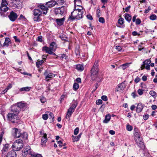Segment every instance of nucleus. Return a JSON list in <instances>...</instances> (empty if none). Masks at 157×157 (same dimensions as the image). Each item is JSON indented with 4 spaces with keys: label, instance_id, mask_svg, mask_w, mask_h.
Listing matches in <instances>:
<instances>
[{
    "label": "nucleus",
    "instance_id": "nucleus-48",
    "mask_svg": "<svg viewBox=\"0 0 157 157\" xmlns=\"http://www.w3.org/2000/svg\"><path fill=\"white\" fill-rule=\"evenodd\" d=\"M79 128L78 127L76 128L74 131V134L75 135H77L79 132Z\"/></svg>",
    "mask_w": 157,
    "mask_h": 157
},
{
    "label": "nucleus",
    "instance_id": "nucleus-31",
    "mask_svg": "<svg viewBox=\"0 0 157 157\" xmlns=\"http://www.w3.org/2000/svg\"><path fill=\"white\" fill-rule=\"evenodd\" d=\"M31 89V87H22L19 90L20 91H28Z\"/></svg>",
    "mask_w": 157,
    "mask_h": 157
},
{
    "label": "nucleus",
    "instance_id": "nucleus-35",
    "mask_svg": "<svg viewBox=\"0 0 157 157\" xmlns=\"http://www.w3.org/2000/svg\"><path fill=\"white\" fill-rule=\"evenodd\" d=\"M9 145L8 144H5L2 150V153L7 151H8Z\"/></svg>",
    "mask_w": 157,
    "mask_h": 157
},
{
    "label": "nucleus",
    "instance_id": "nucleus-30",
    "mask_svg": "<svg viewBox=\"0 0 157 157\" xmlns=\"http://www.w3.org/2000/svg\"><path fill=\"white\" fill-rule=\"evenodd\" d=\"M20 137L24 140H26L28 138V134L26 132H23L22 134L21 133V135Z\"/></svg>",
    "mask_w": 157,
    "mask_h": 157
},
{
    "label": "nucleus",
    "instance_id": "nucleus-40",
    "mask_svg": "<svg viewBox=\"0 0 157 157\" xmlns=\"http://www.w3.org/2000/svg\"><path fill=\"white\" fill-rule=\"evenodd\" d=\"M79 88L78 84L76 82L74 83L73 86V89L75 90H77Z\"/></svg>",
    "mask_w": 157,
    "mask_h": 157
},
{
    "label": "nucleus",
    "instance_id": "nucleus-14",
    "mask_svg": "<svg viewBox=\"0 0 157 157\" xmlns=\"http://www.w3.org/2000/svg\"><path fill=\"white\" fill-rule=\"evenodd\" d=\"M42 50L45 51L46 53L50 54L51 52L52 51H55L56 49H53L52 47L51 48L50 47H48L46 46H44L43 47Z\"/></svg>",
    "mask_w": 157,
    "mask_h": 157
},
{
    "label": "nucleus",
    "instance_id": "nucleus-62",
    "mask_svg": "<svg viewBox=\"0 0 157 157\" xmlns=\"http://www.w3.org/2000/svg\"><path fill=\"white\" fill-rule=\"evenodd\" d=\"M87 18L90 20H93V17L90 14H88L86 16Z\"/></svg>",
    "mask_w": 157,
    "mask_h": 157
},
{
    "label": "nucleus",
    "instance_id": "nucleus-1",
    "mask_svg": "<svg viewBox=\"0 0 157 157\" xmlns=\"http://www.w3.org/2000/svg\"><path fill=\"white\" fill-rule=\"evenodd\" d=\"M19 114V111L15 107H13L11 106L10 111L6 116L7 121L13 124L17 122V121L20 119Z\"/></svg>",
    "mask_w": 157,
    "mask_h": 157
},
{
    "label": "nucleus",
    "instance_id": "nucleus-39",
    "mask_svg": "<svg viewBox=\"0 0 157 157\" xmlns=\"http://www.w3.org/2000/svg\"><path fill=\"white\" fill-rule=\"evenodd\" d=\"M56 44L54 42H52L50 44V47L51 48L52 47L53 49H55L56 50Z\"/></svg>",
    "mask_w": 157,
    "mask_h": 157
},
{
    "label": "nucleus",
    "instance_id": "nucleus-36",
    "mask_svg": "<svg viewBox=\"0 0 157 157\" xmlns=\"http://www.w3.org/2000/svg\"><path fill=\"white\" fill-rule=\"evenodd\" d=\"M30 156L31 157H42L41 154L35 153L34 152L31 153Z\"/></svg>",
    "mask_w": 157,
    "mask_h": 157
},
{
    "label": "nucleus",
    "instance_id": "nucleus-44",
    "mask_svg": "<svg viewBox=\"0 0 157 157\" xmlns=\"http://www.w3.org/2000/svg\"><path fill=\"white\" fill-rule=\"evenodd\" d=\"M77 2L78 4L77 5V6H80L79 4H81V0H74V7H76L75 6L76 5V2Z\"/></svg>",
    "mask_w": 157,
    "mask_h": 157
},
{
    "label": "nucleus",
    "instance_id": "nucleus-55",
    "mask_svg": "<svg viewBox=\"0 0 157 157\" xmlns=\"http://www.w3.org/2000/svg\"><path fill=\"white\" fill-rule=\"evenodd\" d=\"M102 100L98 99L96 101V103L97 105H100L102 104Z\"/></svg>",
    "mask_w": 157,
    "mask_h": 157
},
{
    "label": "nucleus",
    "instance_id": "nucleus-25",
    "mask_svg": "<svg viewBox=\"0 0 157 157\" xmlns=\"http://www.w3.org/2000/svg\"><path fill=\"white\" fill-rule=\"evenodd\" d=\"M124 84L121 83L118 84L117 87L115 89L116 91H119L122 90H124V87L123 86Z\"/></svg>",
    "mask_w": 157,
    "mask_h": 157
},
{
    "label": "nucleus",
    "instance_id": "nucleus-29",
    "mask_svg": "<svg viewBox=\"0 0 157 157\" xmlns=\"http://www.w3.org/2000/svg\"><path fill=\"white\" fill-rule=\"evenodd\" d=\"M125 16L124 17L125 20L129 23L131 19H132V17L128 13H125L124 14Z\"/></svg>",
    "mask_w": 157,
    "mask_h": 157
},
{
    "label": "nucleus",
    "instance_id": "nucleus-27",
    "mask_svg": "<svg viewBox=\"0 0 157 157\" xmlns=\"http://www.w3.org/2000/svg\"><path fill=\"white\" fill-rule=\"evenodd\" d=\"M75 13V12L71 13V15L69 16L68 18V21H73L75 19H76L75 16H74L75 14H74V13Z\"/></svg>",
    "mask_w": 157,
    "mask_h": 157
},
{
    "label": "nucleus",
    "instance_id": "nucleus-59",
    "mask_svg": "<svg viewBox=\"0 0 157 157\" xmlns=\"http://www.w3.org/2000/svg\"><path fill=\"white\" fill-rule=\"evenodd\" d=\"M42 36H39L37 38V41L42 42L43 41L42 40Z\"/></svg>",
    "mask_w": 157,
    "mask_h": 157
},
{
    "label": "nucleus",
    "instance_id": "nucleus-63",
    "mask_svg": "<svg viewBox=\"0 0 157 157\" xmlns=\"http://www.w3.org/2000/svg\"><path fill=\"white\" fill-rule=\"evenodd\" d=\"M116 49L118 51H120L121 50V48L120 46H117L116 47Z\"/></svg>",
    "mask_w": 157,
    "mask_h": 157
},
{
    "label": "nucleus",
    "instance_id": "nucleus-15",
    "mask_svg": "<svg viewBox=\"0 0 157 157\" xmlns=\"http://www.w3.org/2000/svg\"><path fill=\"white\" fill-rule=\"evenodd\" d=\"M124 19L122 17L120 18L118 21V24H117V27L120 28H124L125 27V25L124 24Z\"/></svg>",
    "mask_w": 157,
    "mask_h": 157
},
{
    "label": "nucleus",
    "instance_id": "nucleus-23",
    "mask_svg": "<svg viewBox=\"0 0 157 157\" xmlns=\"http://www.w3.org/2000/svg\"><path fill=\"white\" fill-rule=\"evenodd\" d=\"M33 12L34 14L35 13V14L38 16L39 17H40V18L41 16L42 15V12L39 9H34L33 11Z\"/></svg>",
    "mask_w": 157,
    "mask_h": 157
},
{
    "label": "nucleus",
    "instance_id": "nucleus-56",
    "mask_svg": "<svg viewBox=\"0 0 157 157\" xmlns=\"http://www.w3.org/2000/svg\"><path fill=\"white\" fill-rule=\"evenodd\" d=\"M101 99L104 101H106L108 100L107 97L105 95L102 96L101 97Z\"/></svg>",
    "mask_w": 157,
    "mask_h": 157
},
{
    "label": "nucleus",
    "instance_id": "nucleus-51",
    "mask_svg": "<svg viewBox=\"0 0 157 157\" xmlns=\"http://www.w3.org/2000/svg\"><path fill=\"white\" fill-rule=\"evenodd\" d=\"M48 117V114H44L42 115V118L44 120H46Z\"/></svg>",
    "mask_w": 157,
    "mask_h": 157
},
{
    "label": "nucleus",
    "instance_id": "nucleus-24",
    "mask_svg": "<svg viewBox=\"0 0 157 157\" xmlns=\"http://www.w3.org/2000/svg\"><path fill=\"white\" fill-rule=\"evenodd\" d=\"M43 136L41 139V143L45 144L47 142L48 139L47 138V135L46 133H43Z\"/></svg>",
    "mask_w": 157,
    "mask_h": 157
},
{
    "label": "nucleus",
    "instance_id": "nucleus-64",
    "mask_svg": "<svg viewBox=\"0 0 157 157\" xmlns=\"http://www.w3.org/2000/svg\"><path fill=\"white\" fill-rule=\"evenodd\" d=\"M58 144H59V146L60 147H62V146H63L62 144L63 143V142H62V141H59L58 142Z\"/></svg>",
    "mask_w": 157,
    "mask_h": 157
},
{
    "label": "nucleus",
    "instance_id": "nucleus-12",
    "mask_svg": "<svg viewBox=\"0 0 157 157\" xmlns=\"http://www.w3.org/2000/svg\"><path fill=\"white\" fill-rule=\"evenodd\" d=\"M10 20L12 21H15L17 17V15L16 13L13 11H11L8 16Z\"/></svg>",
    "mask_w": 157,
    "mask_h": 157
},
{
    "label": "nucleus",
    "instance_id": "nucleus-2",
    "mask_svg": "<svg viewBox=\"0 0 157 157\" xmlns=\"http://www.w3.org/2000/svg\"><path fill=\"white\" fill-rule=\"evenodd\" d=\"M98 61H95L93 66L91 70V76L93 80H95L98 76L99 69L98 68Z\"/></svg>",
    "mask_w": 157,
    "mask_h": 157
},
{
    "label": "nucleus",
    "instance_id": "nucleus-18",
    "mask_svg": "<svg viewBox=\"0 0 157 157\" xmlns=\"http://www.w3.org/2000/svg\"><path fill=\"white\" fill-rule=\"evenodd\" d=\"M38 7L43 11H44L43 13V14H46L47 13V11L48 10V8L47 6H45L44 5H40Z\"/></svg>",
    "mask_w": 157,
    "mask_h": 157
},
{
    "label": "nucleus",
    "instance_id": "nucleus-32",
    "mask_svg": "<svg viewBox=\"0 0 157 157\" xmlns=\"http://www.w3.org/2000/svg\"><path fill=\"white\" fill-rule=\"evenodd\" d=\"M76 69L78 71H82L84 69V67L83 65L78 64L76 65Z\"/></svg>",
    "mask_w": 157,
    "mask_h": 157
},
{
    "label": "nucleus",
    "instance_id": "nucleus-13",
    "mask_svg": "<svg viewBox=\"0 0 157 157\" xmlns=\"http://www.w3.org/2000/svg\"><path fill=\"white\" fill-rule=\"evenodd\" d=\"M24 151L22 152V155L24 156H26L29 154L30 155L31 153H32L31 151L30 147L29 146H27L24 149Z\"/></svg>",
    "mask_w": 157,
    "mask_h": 157
},
{
    "label": "nucleus",
    "instance_id": "nucleus-9",
    "mask_svg": "<svg viewBox=\"0 0 157 157\" xmlns=\"http://www.w3.org/2000/svg\"><path fill=\"white\" fill-rule=\"evenodd\" d=\"M75 13L74 14H75L74 16L77 20H79L82 17L83 12L81 10L79 9H76V7H74V10L72 12H75Z\"/></svg>",
    "mask_w": 157,
    "mask_h": 157
},
{
    "label": "nucleus",
    "instance_id": "nucleus-5",
    "mask_svg": "<svg viewBox=\"0 0 157 157\" xmlns=\"http://www.w3.org/2000/svg\"><path fill=\"white\" fill-rule=\"evenodd\" d=\"M135 140L138 147L142 149L144 148V145L142 140V138L140 137V134L135 136Z\"/></svg>",
    "mask_w": 157,
    "mask_h": 157
},
{
    "label": "nucleus",
    "instance_id": "nucleus-19",
    "mask_svg": "<svg viewBox=\"0 0 157 157\" xmlns=\"http://www.w3.org/2000/svg\"><path fill=\"white\" fill-rule=\"evenodd\" d=\"M144 107V105L141 103H138L136 107V112L137 113H139L141 112L143 110Z\"/></svg>",
    "mask_w": 157,
    "mask_h": 157
},
{
    "label": "nucleus",
    "instance_id": "nucleus-16",
    "mask_svg": "<svg viewBox=\"0 0 157 157\" xmlns=\"http://www.w3.org/2000/svg\"><path fill=\"white\" fill-rule=\"evenodd\" d=\"M74 110L75 109H72V107H70L68 109L67 114L65 116V118H70L72 114V113L74 112Z\"/></svg>",
    "mask_w": 157,
    "mask_h": 157
},
{
    "label": "nucleus",
    "instance_id": "nucleus-50",
    "mask_svg": "<svg viewBox=\"0 0 157 157\" xmlns=\"http://www.w3.org/2000/svg\"><path fill=\"white\" fill-rule=\"evenodd\" d=\"M99 22L102 23H104L105 22V19L103 17H100L99 18Z\"/></svg>",
    "mask_w": 157,
    "mask_h": 157
},
{
    "label": "nucleus",
    "instance_id": "nucleus-22",
    "mask_svg": "<svg viewBox=\"0 0 157 157\" xmlns=\"http://www.w3.org/2000/svg\"><path fill=\"white\" fill-rule=\"evenodd\" d=\"M44 75L46 76V79L54 77L55 76V75L52 73H50L48 74V72L46 71L44 73Z\"/></svg>",
    "mask_w": 157,
    "mask_h": 157
},
{
    "label": "nucleus",
    "instance_id": "nucleus-57",
    "mask_svg": "<svg viewBox=\"0 0 157 157\" xmlns=\"http://www.w3.org/2000/svg\"><path fill=\"white\" fill-rule=\"evenodd\" d=\"M140 78L138 77H137L135 79L134 81L136 83H137L140 81Z\"/></svg>",
    "mask_w": 157,
    "mask_h": 157
},
{
    "label": "nucleus",
    "instance_id": "nucleus-10",
    "mask_svg": "<svg viewBox=\"0 0 157 157\" xmlns=\"http://www.w3.org/2000/svg\"><path fill=\"white\" fill-rule=\"evenodd\" d=\"M151 63V61L150 59H146L143 62V64L141 65L140 68L141 70H143L145 68L147 70H150V66L149 64Z\"/></svg>",
    "mask_w": 157,
    "mask_h": 157
},
{
    "label": "nucleus",
    "instance_id": "nucleus-49",
    "mask_svg": "<svg viewBox=\"0 0 157 157\" xmlns=\"http://www.w3.org/2000/svg\"><path fill=\"white\" fill-rule=\"evenodd\" d=\"M149 94L152 97H154L156 94V93L154 91L151 90L149 92Z\"/></svg>",
    "mask_w": 157,
    "mask_h": 157
},
{
    "label": "nucleus",
    "instance_id": "nucleus-61",
    "mask_svg": "<svg viewBox=\"0 0 157 157\" xmlns=\"http://www.w3.org/2000/svg\"><path fill=\"white\" fill-rule=\"evenodd\" d=\"M13 38L15 40V41L17 42H20V40L17 38V37L16 36H14Z\"/></svg>",
    "mask_w": 157,
    "mask_h": 157
},
{
    "label": "nucleus",
    "instance_id": "nucleus-41",
    "mask_svg": "<svg viewBox=\"0 0 157 157\" xmlns=\"http://www.w3.org/2000/svg\"><path fill=\"white\" fill-rule=\"evenodd\" d=\"M78 103L76 101H75L74 102L72 103L70 107H72V109H75Z\"/></svg>",
    "mask_w": 157,
    "mask_h": 157
},
{
    "label": "nucleus",
    "instance_id": "nucleus-43",
    "mask_svg": "<svg viewBox=\"0 0 157 157\" xmlns=\"http://www.w3.org/2000/svg\"><path fill=\"white\" fill-rule=\"evenodd\" d=\"M150 20H155L157 18V16L155 14H153L151 15L150 16Z\"/></svg>",
    "mask_w": 157,
    "mask_h": 157
},
{
    "label": "nucleus",
    "instance_id": "nucleus-8",
    "mask_svg": "<svg viewBox=\"0 0 157 157\" xmlns=\"http://www.w3.org/2000/svg\"><path fill=\"white\" fill-rule=\"evenodd\" d=\"M66 7L65 6H62L61 7L54 8V12L56 15H62L66 11Z\"/></svg>",
    "mask_w": 157,
    "mask_h": 157
},
{
    "label": "nucleus",
    "instance_id": "nucleus-7",
    "mask_svg": "<svg viewBox=\"0 0 157 157\" xmlns=\"http://www.w3.org/2000/svg\"><path fill=\"white\" fill-rule=\"evenodd\" d=\"M22 4L20 0H13L10 4L13 8L20 9L22 8Z\"/></svg>",
    "mask_w": 157,
    "mask_h": 157
},
{
    "label": "nucleus",
    "instance_id": "nucleus-37",
    "mask_svg": "<svg viewBox=\"0 0 157 157\" xmlns=\"http://www.w3.org/2000/svg\"><path fill=\"white\" fill-rule=\"evenodd\" d=\"M44 62V60H39L37 61V62H36V67H39L40 66L42 65Z\"/></svg>",
    "mask_w": 157,
    "mask_h": 157
},
{
    "label": "nucleus",
    "instance_id": "nucleus-3",
    "mask_svg": "<svg viewBox=\"0 0 157 157\" xmlns=\"http://www.w3.org/2000/svg\"><path fill=\"white\" fill-rule=\"evenodd\" d=\"M23 146V142L22 140H17L13 143L12 147L13 151H18L21 149Z\"/></svg>",
    "mask_w": 157,
    "mask_h": 157
},
{
    "label": "nucleus",
    "instance_id": "nucleus-11",
    "mask_svg": "<svg viewBox=\"0 0 157 157\" xmlns=\"http://www.w3.org/2000/svg\"><path fill=\"white\" fill-rule=\"evenodd\" d=\"M21 131L17 128H13L11 131L12 136L14 138L20 137L21 135Z\"/></svg>",
    "mask_w": 157,
    "mask_h": 157
},
{
    "label": "nucleus",
    "instance_id": "nucleus-54",
    "mask_svg": "<svg viewBox=\"0 0 157 157\" xmlns=\"http://www.w3.org/2000/svg\"><path fill=\"white\" fill-rule=\"evenodd\" d=\"M141 23V21L140 20L139 18H137L136 20V25H138L140 24Z\"/></svg>",
    "mask_w": 157,
    "mask_h": 157
},
{
    "label": "nucleus",
    "instance_id": "nucleus-60",
    "mask_svg": "<svg viewBox=\"0 0 157 157\" xmlns=\"http://www.w3.org/2000/svg\"><path fill=\"white\" fill-rule=\"evenodd\" d=\"M149 117V115L148 114L144 115L143 116V118L144 120H147Z\"/></svg>",
    "mask_w": 157,
    "mask_h": 157
},
{
    "label": "nucleus",
    "instance_id": "nucleus-33",
    "mask_svg": "<svg viewBox=\"0 0 157 157\" xmlns=\"http://www.w3.org/2000/svg\"><path fill=\"white\" fill-rule=\"evenodd\" d=\"M33 19L34 21H39L41 20L40 17L33 13Z\"/></svg>",
    "mask_w": 157,
    "mask_h": 157
},
{
    "label": "nucleus",
    "instance_id": "nucleus-28",
    "mask_svg": "<svg viewBox=\"0 0 157 157\" xmlns=\"http://www.w3.org/2000/svg\"><path fill=\"white\" fill-rule=\"evenodd\" d=\"M111 116L109 114L106 115L105 117V119L103 121V123H107L110 120Z\"/></svg>",
    "mask_w": 157,
    "mask_h": 157
},
{
    "label": "nucleus",
    "instance_id": "nucleus-46",
    "mask_svg": "<svg viewBox=\"0 0 157 157\" xmlns=\"http://www.w3.org/2000/svg\"><path fill=\"white\" fill-rule=\"evenodd\" d=\"M41 102L42 103H44L46 101V98L43 96H41L40 98Z\"/></svg>",
    "mask_w": 157,
    "mask_h": 157
},
{
    "label": "nucleus",
    "instance_id": "nucleus-20",
    "mask_svg": "<svg viewBox=\"0 0 157 157\" xmlns=\"http://www.w3.org/2000/svg\"><path fill=\"white\" fill-rule=\"evenodd\" d=\"M56 5L55 0H52L46 3V6L48 8H51L54 6Z\"/></svg>",
    "mask_w": 157,
    "mask_h": 157
},
{
    "label": "nucleus",
    "instance_id": "nucleus-38",
    "mask_svg": "<svg viewBox=\"0 0 157 157\" xmlns=\"http://www.w3.org/2000/svg\"><path fill=\"white\" fill-rule=\"evenodd\" d=\"M55 1L56 5L61 4L62 5H63L65 2L63 0H55Z\"/></svg>",
    "mask_w": 157,
    "mask_h": 157
},
{
    "label": "nucleus",
    "instance_id": "nucleus-4",
    "mask_svg": "<svg viewBox=\"0 0 157 157\" xmlns=\"http://www.w3.org/2000/svg\"><path fill=\"white\" fill-rule=\"evenodd\" d=\"M11 106L13 107H15V108L19 111V113L20 110L24 111L27 108L28 104L25 102L21 101L17 103V105H13Z\"/></svg>",
    "mask_w": 157,
    "mask_h": 157
},
{
    "label": "nucleus",
    "instance_id": "nucleus-21",
    "mask_svg": "<svg viewBox=\"0 0 157 157\" xmlns=\"http://www.w3.org/2000/svg\"><path fill=\"white\" fill-rule=\"evenodd\" d=\"M16 152L13 151H9L7 154L6 157H16Z\"/></svg>",
    "mask_w": 157,
    "mask_h": 157
},
{
    "label": "nucleus",
    "instance_id": "nucleus-6",
    "mask_svg": "<svg viewBox=\"0 0 157 157\" xmlns=\"http://www.w3.org/2000/svg\"><path fill=\"white\" fill-rule=\"evenodd\" d=\"M7 3L6 2L2 1L0 7L1 14L3 17L5 16L4 14L5 12H6L9 9L8 7L7 6Z\"/></svg>",
    "mask_w": 157,
    "mask_h": 157
},
{
    "label": "nucleus",
    "instance_id": "nucleus-58",
    "mask_svg": "<svg viewBox=\"0 0 157 157\" xmlns=\"http://www.w3.org/2000/svg\"><path fill=\"white\" fill-rule=\"evenodd\" d=\"M59 57L62 60H63L64 58H65V59H66V57H67L66 56V54H61V56H60Z\"/></svg>",
    "mask_w": 157,
    "mask_h": 157
},
{
    "label": "nucleus",
    "instance_id": "nucleus-47",
    "mask_svg": "<svg viewBox=\"0 0 157 157\" xmlns=\"http://www.w3.org/2000/svg\"><path fill=\"white\" fill-rule=\"evenodd\" d=\"M49 117L50 118H52V121H54V114L50 112L49 114Z\"/></svg>",
    "mask_w": 157,
    "mask_h": 157
},
{
    "label": "nucleus",
    "instance_id": "nucleus-34",
    "mask_svg": "<svg viewBox=\"0 0 157 157\" xmlns=\"http://www.w3.org/2000/svg\"><path fill=\"white\" fill-rule=\"evenodd\" d=\"M132 63H125L122 65L121 67H122L123 70H124L126 68L128 67L129 65Z\"/></svg>",
    "mask_w": 157,
    "mask_h": 157
},
{
    "label": "nucleus",
    "instance_id": "nucleus-53",
    "mask_svg": "<svg viewBox=\"0 0 157 157\" xmlns=\"http://www.w3.org/2000/svg\"><path fill=\"white\" fill-rule=\"evenodd\" d=\"M143 90H142L141 89H138L137 90V92H138V94L140 95H142L143 94Z\"/></svg>",
    "mask_w": 157,
    "mask_h": 157
},
{
    "label": "nucleus",
    "instance_id": "nucleus-17",
    "mask_svg": "<svg viewBox=\"0 0 157 157\" xmlns=\"http://www.w3.org/2000/svg\"><path fill=\"white\" fill-rule=\"evenodd\" d=\"M57 25L61 26L63 25L64 22L65 20L64 17L61 19H55Z\"/></svg>",
    "mask_w": 157,
    "mask_h": 157
},
{
    "label": "nucleus",
    "instance_id": "nucleus-42",
    "mask_svg": "<svg viewBox=\"0 0 157 157\" xmlns=\"http://www.w3.org/2000/svg\"><path fill=\"white\" fill-rule=\"evenodd\" d=\"M81 134H82L80 133L78 136H77L76 137H74L73 136V137L74 138V140L75 141H78L80 138L81 137Z\"/></svg>",
    "mask_w": 157,
    "mask_h": 157
},
{
    "label": "nucleus",
    "instance_id": "nucleus-45",
    "mask_svg": "<svg viewBox=\"0 0 157 157\" xmlns=\"http://www.w3.org/2000/svg\"><path fill=\"white\" fill-rule=\"evenodd\" d=\"M133 127L131 126L129 124H128L126 126L127 130L129 131H131L132 130Z\"/></svg>",
    "mask_w": 157,
    "mask_h": 157
},
{
    "label": "nucleus",
    "instance_id": "nucleus-52",
    "mask_svg": "<svg viewBox=\"0 0 157 157\" xmlns=\"http://www.w3.org/2000/svg\"><path fill=\"white\" fill-rule=\"evenodd\" d=\"M131 95L134 98H135L136 97H138L137 95L136 94V91L135 90L132 93Z\"/></svg>",
    "mask_w": 157,
    "mask_h": 157
},
{
    "label": "nucleus",
    "instance_id": "nucleus-26",
    "mask_svg": "<svg viewBox=\"0 0 157 157\" xmlns=\"http://www.w3.org/2000/svg\"><path fill=\"white\" fill-rule=\"evenodd\" d=\"M10 43H11V42L10 39L9 38L7 37L5 40L3 46H6V47H8L9 44Z\"/></svg>",
    "mask_w": 157,
    "mask_h": 157
}]
</instances>
